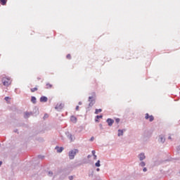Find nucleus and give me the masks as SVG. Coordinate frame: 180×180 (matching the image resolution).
<instances>
[{"instance_id": "nucleus-28", "label": "nucleus", "mask_w": 180, "mask_h": 180, "mask_svg": "<svg viewBox=\"0 0 180 180\" xmlns=\"http://www.w3.org/2000/svg\"><path fill=\"white\" fill-rule=\"evenodd\" d=\"M69 179H70V180H73V179H74V176H69Z\"/></svg>"}, {"instance_id": "nucleus-19", "label": "nucleus", "mask_w": 180, "mask_h": 180, "mask_svg": "<svg viewBox=\"0 0 180 180\" xmlns=\"http://www.w3.org/2000/svg\"><path fill=\"white\" fill-rule=\"evenodd\" d=\"M0 4L1 5H6V0H0Z\"/></svg>"}, {"instance_id": "nucleus-25", "label": "nucleus", "mask_w": 180, "mask_h": 180, "mask_svg": "<svg viewBox=\"0 0 180 180\" xmlns=\"http://www.w3.org/2000/svg\"><path fill=\"white\" fill-rule=\"evenodd\" d=\"M115 122H116L117 124H119V123L120 122V119L117 118V119L115 120Z\"/></svg>"}, {"instance_id": "nucleus-29", "label": "nucleus", "mask_w": 180, "mask_h": 180, "mask_svg": "<svg viewBox=\"0 0 180 180\" xmlns=\"http://www.w3.org/2000/svg\"><path fill=\"white\" fill-rule=\"evenodd\" d=\"M143 172H147V169H146V167H144V168L143 169Z\"/></svg>"}, {"instance_id": "nucleus-8", "label": "nucleus", "mask_w": 180, "mask_h": 180, "mask_svg": "<svg viewBox=\"0 0 180 180\" xmlns=\"http://www.w3.org/2000/svg\"><path fill=\"white\" fill-rule=\"evenodd\" d=\"M106 122H107L108 126H110V127L113 126V124L115 123V120L111 118L107 119Z\"/></svg>"}, {"instance_id": "nucleus-11", "label": "nucleus", "mask_w": 180, "mask_h": 180, "mask_svg": "<svg viewBox=\"0 0 180 180\" xmlns=\"http://www.w3.org/2000/svg\"><path fill=\"white\" fill-rule=\"evenodd\" d=\"M32 115H33L32 112H25V115H24V117H25V119H28V117H30V116H32Z\"/></svg>"}, {"instance_id": "nucleus-34", "label": "nucleus", "mask_w": 180, "mask_h": 180, "mask_svg": "<svg viewBox=\"0 0 180 180\" xmlns=\"http://www.w3.org/2000/svg\"><path fill=\"white\" fill-rule=\"evenodd\" d=\"M96 171H97V172H99V171H101V169L97 168V169H96Z\"/></svg>"}, {"instance_id": "nucleus-38", "label": "nucleus", "mask_w": 180, "mask_h": 180, "mask_svg": "<svg viewBox=\"0 0 180 180\" xmlns=\"http://www.w3.org/2000/svg\"><path fill=\"white\" fill-rule=\"evenodd\" d=\"M91 157V155H89L88 156H87V158H89Z\"/></svg>"}, {"instance_id": "nucleus-14", "label": "nucleus", "mask_w": 180, "mask_h": 180, "mask_svg": "<svg viewBox=\"0 0 180 180\" xmlns=\"http://www.w3.org/2000/svg\"><path fill=\"white\" fill-rule=\"evenodd\" d=\"M70 120H71V122H72L73 123H77V117H75V116H71Z\"/></svg>"}, {"instance_id": "nucleus-1", "label": "nucleus", "mask_w": 180, "mask_h": 180, "mask_svg": "<svg viewBox=\"0 0 180 180\" xmlns=\"http://www.w3.org/2000/svg\"><path fill=\"white\" fill-rule=\"evenodd\" d=\"M79 153V150L78 149H73L69 151L68 155L70 160H74L75 158V156L77 154Z\"/></svg>"}, {"instance_id": "nucleus-41", "label": "nucleus", "mask_w": 180, "mask_h": 180, "mask_svg": "<svg viewBox=\"0 0 180 180\" xmlns=\"http://www.w3.org/2000/svg\"><path fill=\"white\" fill-rule=\"evenodd\" d=\"M100 127H102V124H100Z\"/></svg>"}, {"instance_id": "nucleus-7", "label": "nucleus", "mask_w": 180, "mask_h": 180, "mask_svg": "<svg viewBox=\"0 0 180 180\" xmlns=\"http://www.w3.org/2000/svg\"><path fill=\"white\" fill-rule=\"evenodd\" d=\"M63 108H64L63 103H58L56 105L55 109H56V110H61V109H63Z\"/></svg>"}, {"instance_id": "nucleus-37", "label": "nucleus", "mask_w": 180, "mask_h": 180, "mask_svg": "<svg viewBox=\"0 0 180 180\" xmlns=\"http://www.w3.org/2000/svg\"><path fill=\"white\" fill-rule=\"evenodd\" d=\"M79 105H82V102L79 101Z\"/></svg>"}, {"instance_id": "nucleus-17", "label": "nucleus", "mask_w": 180, "mask_h": 180, "mask_svg": "<svg viewBox=\"0 0 180 180\" xmlns=\"http://www.w3.org/2000/svg\"><path fill=\"white\" fill-rule=\"evenodd\" d=\"M139 167H146V162L143 160L139 163Z\"/></svg>"}, {"instance_id": "nucleus-32", "label": "nucleus", "mask_w": 180, "mask_h": 180, "mask_svg": "<svg viewBox=\"0 0 180 180\" xmlns=\"http://www.w3.org/2000/svg\"><path fill=\"white\" fill-rule=\"evenodd\" d=\"M79 105H77V106H76V110H79Z\"/></svg>"}, {"instance_id": "nucleus-12", "label": "nucleus", "mask_w": 180, "mask_h": 180, "mask_svg": "<svg viewBox=\"0 0 180 180\" xmlns=\"http://www.w3.org/2000/svg\"><path fill=\"white\" fill-rule=\"evenodd\" d=\"M159 141L162 143H165V137H164V136H162V135L160 136Z\"/></svg>"}, {"instance_id": "nucleus-4", "label": "nucleus", "mask_w": 180, "mask_h": 180, "mask_svg": "<svg viewBox=\"0 0 180 180\" xmlns=\"http://www.w3.org/2000/svg\"><path fill=\"white\" fill-rule=\"evenodd\" d=\"M65 135L67 136L68 139H69V140L70 141H74V140H75V136H74V135L71 134V133H70V131L65 132Z\"/></svg>"}, {"instance_id": "nucleus-3", "label": "nucleus", "mask_w": 180, "mask_h": 180, "mask_svg": "<svg viewBox=\"0 0 180 180\" xmlns=\"http://www.w3.org/2000/svg\"><path fill=\"white\" fill-rule=\"evenodd\" d=\"M12 81H11V79L7 77H3L2 79V83L4 86H9L11 85Z\"/></svg>"}, {"instance_id": "nucleus-2", "label": "nucleus", "mask_w": 180, "mask_h": 180, "mask_svg": "<svg viewBox=\"0 0 180 180\" xmlns=\"http://www.w3.org/2000/svg\"><path fill=\"white\" fill-rule=\"evenodd\" d=\"M95 95L89 97V108H92L95 105Z\"/></svg>"}, {"instance_id": "nucleus-16", "label": "nucleus", "mask_w": 180, "mask_h": 180, "mask_svg": "<svg viewBox=\"0 0 180 180\" xmlns=\"http://www.w3.org/2000/svg\"><path fill=\"white\" fill-rule=\"evenodd\" d=\"M102 112V109H96L95 115H98V113H101Z\"/></svg>"}, {"instance_id": "nucleus-22", "label": "nucleus", "mask_w": 180, "mask_h": 180, "mask_svg": "<svg viewBox=\"0 0 180 180\" xmlns=\"http://www.w3.org/2000/svg\"><path fill=\"white\" fill-rule=\"evenodd\" d=\"M49 176H53V172L49 171L48 173Z\"/></svg>"}, {"instance_id": "nucleus-10", "label": "nucleus", "mask_w": 180, "mask_h": 180, "mask_svg": "<svg viewBox=\"0 0 180 180\" xmlns=\"http://www.w3.org/2000/svg\"><path fill=\"white\" fill-rule=\"evenodd\" d=\"M55 150H56L57 153H63V151L64 150V148L56 146L55 148Z\"/></svg>"}, {"instance_id": "nucleus-31", "label": "nucleus", "mask_w": 180, "mask_h": 180, "mask_svg": "<svg viewBox=\"0 0 180 180\" xmlns=\"http://www.w3.org/2000/svg\"><path fill=\"white\" fill-rule=\"evenodd\" d=\"M4 99H5V101H8L9 100V97H5Z\"/></svg>"}, {"instance_id": "nucleus-18", "label": "nucleus", "mask_w": 180, "mask_h": 180, "mask_svg": "<svg viewBox=\"0 0 180 180\" xmlns=\"http://www.w3.org/2000/svg\"><path fill=\"white\" fill-rule=\"evenodd\" d=\"M96 167H101V160H98L97 162L95 163Z\"/></svg>"}, {"instance_id": "nucleus-23", "label": "nucleus", "mask_w": 180, "mask_h": 180, "mask_svg": "<svg viewBox=\"0 0 180 180\" xmlns=\"http://www.w3.org/2000/svg\"><path fill=\"white\" fill-rule=\"evenodd\" d=\"M66 58H68V60H71V55L70 54H68L66 56Z\"/></svg>"}, {"instance_id": "nucleus-15", "label": "nucleus", "mask_w": 180, "mask_h": 180, "mask_svg": "<svg viewBox=\"0 0 180 180\" xmlns=\"http://www.w3.org/2000/svg\"><path fill=\"white\" fill-rule=\"evenodd\" d=\"M31 101L32 102V103H36V97L34 96H32L31 97Z\"/></svg>"}, {"instance_id": "nucleus-42", "label": "nucleus", "mask_w": 180, "mask_h": 180, "mask_svg": "<svg viewBox=\"0 0 180 180\" xmlns=\"http://www.w3.org/2000/svg\"><path fill=\"white\" fill-rule=\"evenodd\" d=\"M41 158H44V156L41 157Z\"/></svg>"}, {"instance_id": "nucleus-39", "label": "nucleus", "mask_w": 180, "mask_h": 180, "mask_svg": "<svg viewBox=\"0 0 180 180\" xmlns=\"http://www.w3.org/2000/svg\"><path fill=\"white\" fill-rule=\"evenodd\" d=\"M93 175H94V174H89V176H93Z\"/></svg>"}, {"instance_id": "nucleus-27", "label": "nucleus", "mask_w": 180, "mask_h": 180, "mask_svg": "<svg viewBox=\"0 0 180 180\" xmlns=\"http://www.w3.org/2000/svg\"><path fill=\"white\" fill-rule=\"evenodd\" d=\"M96 153V152H95V150H92V151H91L92 155H93V156L96 155H95Z\"/></svg>"}, {"instance_id": "nucleus-30", "label": "nucleus", "mask_w": 180, "mask_h": 180, "mask_svg": "<svg viewBox=\"0 0 180 180\" xmlns=\"http://www.w3.org/2000/svg\"><path fill=\"white\" fill-rule=\"evenodd\" d=\"M94 140H95V138L94 136H92L91 139H90V141H93Z\"/></svg>"}, {"instance_id": "nucleus-5", "label": "nucleus", "mask_w": 180, "mask_h": 180, "mask_svg": "<svg viewBox=\"0 0 180 180\" xmlns=\"http://www.w3.org/2000/svg\"><path fill=\"white\" fill-rule=\"evenodd\" d=\"M138 158L140 161H144V160H146V154H144V153H141L138 155Z\"/></svg>"}, {"instance_id": "nucleus-21", "label": "nucleus", "mask_w": 180, "mask_h": 180, "mask_svg": "<svg viewBox=\"0 0 180 180\" xmlns=\"http://www.w3.org/2000/svg\"><path fill=\"white\" fill-rule=\"evenodd\" d=\"M36 91H37V87L31 89V92H36Z\"/></svg>"}, {"instance_id": "nucleus-13", "label": "nucleus", "mask_w": 180, "mask_h": 180, "mask_svg": "<svg viewBox=\"0 0 180 180\" xmlns=\"http://www.w3.org/2000/svg\"><path fill=\"white\" fill-rule=\"evenodd\" d=\"M49 99L47 98V97L43 96L40 98V102H47Z\"/></svg>"}, {"instance_id": "nucleus-6", "label": "nucleus", "mask_w": 180, "mask_h": 180, "mask_svg": "<svg viewBox=\"0 0 180 180\" xmlns=\"http://www.w3.org/2000/svg\"><path fill=\"white\" fill-rule=\"evenodd\" d=\"M145 119L146 120H148V119H149V122H153L154 121V116L149 115L148 113H146V116H145Z\"/></svg>"}, {"instance_id": "nucleus-9", "label": "nucleus", "mask_w": 180, "mask_h": 180, "mask_svg": "<svg viewBox=\"0 0 180 180\" xmlns=\"http://www.w3.org/2000/svg\"><path fill=\"white\" fill-rule=\"evenodd\" d=\"M124 131H126V129H118V137H120V136H123Z\"/></svg>"}, {"instance_id": "nucleus-26", "label": "nucleus", "mask_w": 180, "mask_h": 180, "mask_svg": "<svg viewBox=\"0 0 180 180\" xmlns=\"http://www.w3.org/2000/svg\"><path fill=\"white\" fill-rule=\"evenodd\" d=\"M47 117H49V115L45 114L44 116V119H47Z\"/></svg>"}, {"instance_id": "nucleus-20", "label": "nucleus", "mask_w": 180, "mask_h": 180, "mask_svg": "<svg viewBox=\"0 0 180 180\" xmlns=\"http://www.w3.org/2000/svg\"><path fill=\"white\" fill-rule=\"evenodd\" d=\"M52 87H53V85L50 84L49 83L46 84V89H49L52 88Z\"/></svg>"}, {"instance_id": "nucleus-33", "label": "nucleus", "mask_w": 180, "mask_h": 180, "mask_svg": "<svg viewBox=\"0 0 180 180\" xmlns=\"http://www.w3.org/2000/svg\"><path fill=\"white\" fill-rule=\"evenodd\" d=\"M96 158H97L96 155H94V160H96Z\"/></svg>"}, {"instance_id": "nucleus-40", "label": "nucleus", "mask_w": 180, "mask_h": 180, "mask_svg": "<svg viewBox=\"0 0 180 180\" xmlns=\"http://www.w3.org/2000/svg\"><path fill=\"white\" fill-rule=\"evenodd\" d=\"M1 165H2V162H0V167H1Z\"/></svg>"}, {"instance_id": "nucleus-35", "label": "nucleus", "mask_w": 180, "mask_h": 180, "mask_svg": "<svg viewBox=\"0 0 180 180\" xmlns=\"http://www.w3.org/2000/svg\"><path fill=\"white\" fill-rule=\"evenodd\" d=\"M168 140H172V138L171 136H169Z\"/></svg>"}, {"instance_id": "nucleus-24", "label": "nucleus", "mask_w": 180, "mask_h": 180, "mask_svg": "<svg viewBox=\"0 0 180 180\" xmlns=\"http://www.w3.org/2000/svg\"><path fill=\"white\" fill-rule=\"evenodd\" d=\"M102 117H103V116H102V115H97L96 117V119H102Z\"/></svg>"}, {"instance_id": "nucleus-36", "label": "nucleus", "mask_w": 180, "mask_h": 180, "mask_svg": "<svg viewBox=\"0 0 180 180\" xmlns=\"http://www.w3.org/2000/svg\"><path fill=\"white\" fill-rule=\"evenodd\" d=\"M95 122H99V120H98V118H96V119L95 120Z\"/></svg>"}]
</instances>
